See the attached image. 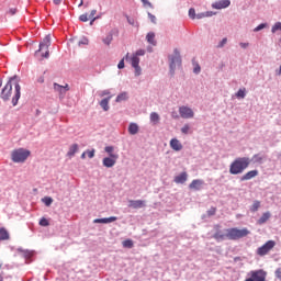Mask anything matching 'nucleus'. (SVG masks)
<instances>
[{"instance_id": "obj_24", "label": "nucleus", "mask_w": 281, "mask_h": 281, "mask_svg": "<svg viewBox=\"0 0 281 281\" xmlns=\"http://www.w3.org/2000/svg\"><path fill=\"white\" fill-rule=\"evenodd\" d=\"M214 14H216V13L213 12V11H206V12H203V13H198L195 15V19H207L210 16H214Z\"/></svg>"}, {"instance_id": "obj_47", "label": "nucleus", "mask_w": 281, "mask_h": 281, "mask_svg": "<svg viewBox=\"0 0 281 281\" xmlns=\"http://www.w3.org/2000/svg\"><path fill=\"white\" fill-rule=\"evenodd\" d=\"M274 276L278 280L281 281V267L276 270Z\"/></svg>"}, {"instance_id": "obj_21", "label": "nucleus", "mask_w": 281, "mask_h": 281, "mask_svg": "<svg viewBox=\"0 0 281 281\" xmlns=\"http://www.w3.org/2000/svg\"><path fill=\"white\" fill-rule=\"evenodd\" d=\"M111 95L101 100L100 102V106L103 109V111H109L110 106H109V102H111Z\"/></svg>"}, {"instance_id": "obj_48", "label": "nucleus", "mask_w": 281, "mask_h": 281, "mask_svg": "<svg viewBox=\"0 0 281 281\" xmlns=\"http://www.w3.org/2000/svg\"><path fill=\"white\" fill-rule=\"evenodd\" d=\"M225 45H227V38H226V37H224V38L220 42V44L217 45V47H225Z\"/></svg>"}, {"instance_id": "obj_6", "label": "nucleus", "mask_w": 281, "mask_h": 281, "mask_svg": "<svg viewBox=\"0 0 281 281\" xmlns=\"http://www.w3.org/2000/svg\"><path fill=\"white\" fill-rule=\"evenodd\" d=\"M169 60L170 74L175 75V69H177V65L178 67H181V55L178 49L173 50V56H169Z\"/></svg>"}, {"instance_id": "obj_49", "label": "nucleus", "mask_w": 281, "mask_h": 281, "mask_svg": "<svg viewBox=\"0 0 281 281\" xmlns=\"http://www.w3.org/2000/svg\"><path fill=\"white\" fill-rule=\"evenodd\" d=\"M216 214V207H211L210 211H207L209 216H214Z\"/></svg>"}, {"instance_id": "obj_50", "label": "nucleus", "mask_w": 281, "mask_h": 281, "mask_svg": "<svg viewBox=\"0 0 281 281\" xmlns=\"http://www.w3.org/2000/svg\"><path fill=\"white\" fill-rule=\"evenodd\" d=\"M16 12H18L16 8H13L8 11V14H10V16H14V14H16Z\"/></svg>"}, {"instance_id": "obj_45", "label": "nucleus", "mask_w": 281, "mask_h": 281, "mask_svg": "<svg viewBox=\"0 0 281 281\" xmlns=\"http://www.w3.org/2000/svg\"><path fill=\"white\" fill-rule=\"evenodd\" d=\"M148 19L151 21L155 25L157 24V16L153 15V13H148Z\"/></svg>"}, {"instance_id": "obj_3", "label": "nucleus", "mask_w": 281, "mask_h": 281, "mask_svg": "<svg viewBox=\"0 0 281 281\" xmlns=\"http://www.w3.org/2000/svg\"><path fill=\"white\" fill-rule=\"evenodd\" d=\"M251 166L249 157H237L229 166V175H243Z\"/></svg>"}, {"instance_id": "obj_46", "label": "nucleus", "mask_w": 281, "mask_h": 281, "mask_svg": "<svg viewBox=\"0 0 281 281\" xmlns=\"http://www.w3.org/2000/svg\"><path fill=\"white\" fill-rule=\"evenodd\" d=\"M146 54V50L144 49H138L136 50V53L134 54V56H136L137 58H139V56H144Z\"/></svg>"}, {"instance_id": "obj_53", "label": "nucleus", "mask_w": 281, "mask_h": 281, "mask_svg": "<svg viewBox=\"0 0 281 281\" xmlns=\"http://www.w3.org/2000/svg\"><path fill=\"white\" fill-rule=\"evenodd\" d=\"M239 46L243 48V49H247V47H249V43H239Z\"/></svg>"}, {"instance_id": "obj_57", "label": "nucleus", "mask_w": 281, "mask_h": 281, "mask_svg": "<svg viewBox=\"0 0 281 281\" xmlns=\"http://www.w3.org/2000/svg\"><path fill=\"white\" fill-rule=\"evenodd\" d=\"M92 20L90 21V25H93V23L95 22V20L98 19V18H91Z\"/></svg>"}, {"instance_id": "obj_10", "label": "nucleus", "mask_w": 281, "mask_h": 281, "mask_svg": "<svg viewBox=\"0 0 281 281\" xmlns=\"http://www.w3.org/2000/svg\"><path fill=\"white\" fill-rule=\"evenodd\" d=\"M180 116L183 117V120H191V117H194V111L188 106H180L179 108Z\"/></svg>"}, {"instance_id": "obj_15", "label": "nucleus", "mask_w": 281, "mask_h": 281, "mask_svg": "<svg viewBox=\"0 0 281 281\" xmlns=\"http://www.w3.org/2000/svg\"><path fill=\"white\" fill-rule=\"evenodd\" d=\"M170 148H172V150H176L177 153H179V150H183V145L181 144V142L177 138H172L170 140Z\"/></svg>"}, {"instance_id": "obj_27", "label": "nucleus", "mask_w": 281, "mask_h": 281, "mask_svg": "<svg viewBox=\"0 0 281 281\" xmlns=\"http://www.w3.org/2000/svg\"><path fill=\"white\" fill-rule=\"evenodd\" d=\"M252 161L254 164H262V161H265V156L256 154L252 156Z\"/></svg>"}, {"instance_id": "obj_38", "label": "nucleus", "mask_w": 281, "mask_h": 281, "mask_svg": "<svg viewBox=\"0 0 281 281\" xmlns=\"http://www.w3.org/2000/svg\"><path fill=\"white\" fill-rule=\"evenodd\" d=\"M123 247H127L128 249H132L133 247V240L127 239L123 241Z\"/></svg>"}, {"instance_id": "obj_29", "label": "nucleus", "mask_w": 281, "mask_h": 281, "mask_svg": "<svg viewBox=\"0 0 281 281\" xmlns=\"http://www.w3.org/2000/svg\"><path fill=\"white\" fill-rule=\"evenodd\" d=\"M103 43H104V45H111V43H113V33L108 34L103 38Z\"/></svg>"}, {"instance_id": "obj_19", "label": "nucleus", "mask_w": 281, "mask_h": 281, "mask_svg": "<svg viewBox=\"0 0 281 281\" xmlns=\"http://www.w3.org/2000/svg\"><path fill=\"white\" fill-rule=\"evenodd\" d=\"M269 218H271V213L270 212L263 213L261 217L257 221V225H265V223H267Z\"/></svg>"}, {"instance_id": "obj_22", "label": "nucleus", "mask_w": 281, "mask_h": 281, "mask_svg": "<svg viewBox=\"0 0 281 281\" xmlns=\"http://www.w3.org/2000/svg\"><path fill=\"white\" fill-rule=\"evenodd\" d=\"M128 133L130 135H137V133H139V126L135 123H131L128 126Z\"/></svg>"}, {"instance_id": "obj_11", "label": "nucleus", "mask_w": 281, "mask_h": 281, "mask_svg": "<svg viewBox=\"0 0 281 281\" xmlns=\"http://www.w3.org/2000/svg\"><path fill=\"white\" fill-rule=\"evenodd\" d=\"M128 207H132V210H142V207H146V201L145 200H130Z\"/></svg>"}, {"instance_id": "obj_5", "label": "nucleus", "mask_w": 281, "mask_h": 281, "mask_svg": "<svg viewBox=\"0 0 281 281\" xmlns=\"http://www.w3.org/2000/svg\"><path fill=\"white\" fill-rule=\"evenodd\" d=\"M245 281H267V271L262 269L251 270Z\"/></svg>"}, {"instance_id": "obj_8", "label": "nucleus", "mask_w": 281, "mask_h": 281, "mask_svg": "<svg viewBox=\"0 0 281 281\" xmlns=\"http://www.w3.org/2000/svg\"><path fill=\"white\" fill-rule=\"evenodd\" d=\"M276 247V241L274 240H268L266 244H263L261 247L257 249V256H267L271 249Z\"/></svg>"}, {"instance_id": "obj_1", "label": "nucleus", "mask_w": 281, "mask_h": 281, "mask_svg": "<svg viewBox=\"0 0 281 281\" xmlns=\"http://www.w3.org/2000/svg\"><path fill=\"white\" fill-rule=\"evenodd\" d=\"M19 82H21V79H19L18 76H13L9 78V81L3 87L0 93L1 100H3L4 102H8V100L12 98V87H14V95L12 98V104L13 106H16V104H19V100H21V85Z\"/></svg>"}, {"instance_id": "obj_16", "label": "nucleus", "mask_w": 281, "mask_h": 281, "mask_svg": "<svg viewBox=\"0 0 281 281\" xmlns=\"http://www.w3.org/2000/svg\"><path fill=\"white\" fill-rule=\"evenodd\" d=\"M54 90L57 91V93H60V95L67 93L69 91V85L60 86L58 83H54Z\"/></svg>"}, {"instance_id": "obj_33", "label": "nucleus", "mask_w": 281, "mask_h": 281, "mask_svg": "<svg viewBox=\"0 0 281 281\" xmlns=\"http://www.w3.org/2000/svg\"><path fill=\"white\" fill-rule=\"evenodd\" d=\"M245 95H247V90L244 88V89H239L236 93V98H241L244 99Z\"/></svg>"}, {"instance_id": "obj_2", "label": "nucleus", "mask_w": 281, "mask_h": 281, "mask_svg": "<svg viewBox=\"0 0 281 281\" xmlns=\"http://www.w3.org/2000/svg\"><path fill=\"white\" fill-rule=\"evenodd\" d=\"M250 234L251 233L247 228L240 229L237 227H233V228H226L225 233H223V231H217L213 235V238L217 241L226 240V238L228 240H240V238H245V237L249 236Z\"/></svg>"}, {"instance_id": "obj_13", "label": "nucleus", "mask_w": 281, "mask_h": 281, "mask_svg": "<svg viewBox=\"0 0 281 281\" xmlns=\"http://www.w3.org/2000/svg\"><path fill=\"white\" fill-rule=\"evenodd\" d=\"M258 170H250L247 171L244 176H241L240 181H251V179H256L258 177Z\"/></svg>"}, {"instance_id": "obj_32", "label": "nucleus", "mask_w": 281, "mask_h": 281, "mask_svg": "<svg viewBox=\"0 0 281 281\" xmlns=\"http://www.w3.org/2000/svg\"><path fill=\"white\" fill-rule=\"evenodd\" d=\"M131 60H132V67L139 66V57H137V55H133Z\"/></svg>"}, {"instance_id": "obj_56", "label": "nucleus", "mask_w": 281, "mask_h": 281, "mask_svg": "<svg viewBox=\"0 0 281 281\" xmlns=\"http://www.w3.org/2000/svg\"><path fill=\"white\" fill-rule=\"evenodd\" d=\"M81 159H87V151H83V153L81 154Z\"/></svg>"}, {"instance_id": "obj_4", "label": "nucleus", "mask_w": 281, "mask_h": 281, "mask_svg": "<svg viewBox=\"0 0 281 281\" xmlns=\"http://www.w3.org/2000/svg\"><path fill=\"white\" fill-rule=\"evenodd\" d=\"M30 155H32V153L29 149L19 148L11 153V159L14 164H24V161H27Z\"/></svg>"}, {"instance_id": "obj_14", "label": "nucleus", "mask_w": 281, "mask_h": 281, "mask_svg": "<svg viewBox=\"0 0 281 281\" xmlns=\"http://www.w3.org/2000/svg\"><path fill=\"white\" fill-rule=\"evenodd\" d=\"M205 182L203 181V180H201V179H195V180H192V182L189 184V188H190V190H196V191H199V190H201L202 188H203V184H204Z\"/></svg>"}, {"instance_id": "obj_61", "label": "nucleus", "mask_w": 281, "mask_h": 281, "mask_svg": "<svg viewBox=\"0 0 281 281\" xmlns=\"http://www.w3.org/2000/svg\"><path fill=\"white\" fill-rule=\"evenodd\" d=\"M3 85V81H1V79H0V87Z\"/></svg>"}, {"instance_id": "obj_17", "label": "nucleus", "mask_w": 281, "mask_h": 281, "mask_svg": "<svg viewBox=\"0 0 281 281\" xmlns=\"http://www.w3.org/2000/svg\"><path fill=\"white\" fill-rule=\"evenodd\" d=\"M115 221H117V217L111 216V217H104V218H95L93 220V223L108 224V223H115Z\"/></svg>"}, {"instance_id": "obj_64", "label": "nucleus", "mask_w": 281, "mask_h": 281, "mask_svg": "<svg viewBox=\"0 0 281 281\" xmlns=\"http://www.w3.org/2000/svg\"><path fill=\"white\" fill-rule=\"evenodd\" d=\"M172 117H178L177 114H172Z\"/></svg>"}, {"instance_id": "obj_39", "label": "nucleus", "mask_w": 281, "mask_h": 281, "mask_svg": "<svg viewBox=\"0 0 281 281\" xmlns=\"http://www.w3.org/2000/svg\"><path fill=\"white\" fill-rule=\"evenodd\" d=\"M86 155H88L89 159H93L95 157V149L87 150Z\"/></svg>"}, {"instance_id": "obj_58", "label": "nucleus", "mask_w": 281, "mask_h": 281, "mask_svg": "<svg viewBox=\"0 0 281 281\" xmlns=\"http://www.w3.org/2000/svg\"><path fill=\"white\" fill-rule=\"evenodd\" d=\"M127 21H128V23H130L131 25H134L133 21L130 20V18H127Z\"/></svg>"}, {"instance_id": "obj_28", "label": "nucleus", "mask_w": 281, "mask_h": 281, "mask_svg": "<svg viewBox=\"0 0 281 281\" xmlns=\"http://www.w3.org/2000/svg\"><path fill=\"white\" fill-rule=\"evenodd\" d=\"M149 117H150V122H153V124H159L160 117L157 112H153Z\"/></svg>"}, {"instance_id": "obj_18", "label": "nucleus", "mask_w": 281, "mask_h": 281, "mask_svg": "<svg viewBox=\"0 0 281 281\" xmlns=\"http://www.w3.org/2000/svg\"><path fill=\"white\" fill-rule=\"evenodd\" d=\"M188 181V172H181L175 177V183H186Z\"/></svg>"}, {"instance_id": "obj_34", "label": "nucleus", "mask_w": 281, "mask_h": 281, "mask_svg": "<svg viewBox=\"0 0 281 281\" xmlns=\"http://www.w3.org/2000/svg\"><path fill=\"white\" fill-rule=\"evenodd\" d=\"M40 225H41L42 227H49V221H47V218H45V217H42V218L40 220Z\"/></svg>"}, {"instance_id": "obj_62", "label": "nucleus", "mask_w": 281, "mask_h": 281, "mask_svg": "<svg viewBox=\"0 0 281 281\" xmlns=\"http://www.w3.org/2000/svg\"><path fill=\"white\" fill-rule=\"evenodd\" d=\"M172 117H178L177 114H172Z\"/></svg>"}, {"instance_id": "obj_7", "label": "nucleus", "mask_w": 281, "mask_h": 281, "mask_svg": "<svg viewBox=\"0 0 281 281\" xmlns=\"http://www.w3.org/2000/svg\"><path fill=\"white\" fill-rule=\"evenodd\" d=\"M49 45H52V38L49 35H46L43 42L40 43L38 49V52H44V54H42L43 58H49Z\"/></svg>"}, {"instance_id": "obj_25", "label": "nucleus", "mask_w": 281, "mask_h": 281, "mask_svg": "<svg viewBox=\"0 0 281 281\" xmlns=\"http://www.w3.org/2000/svg\"><path fill=\"white\" fill-rule=\"evenodd\" d=\"M78 153V144H72L67 153L68 157H74Z\"/></svg>"}, {"instance_id": "obj_63", "label": "nucleus", "mask_w": 281, "mask_h": 281, "mask_svg": "<svg viewBox=\"0 0 281 281\" xmlns=\"http://www.w3.org/2000/svg\"><path fill=\"white\" fill-rule=\"evenodd\" d=\"M172 117H178L177 114H172Z\"/></svg>"}, {"instance_id": "obj_20", "label": "nucleus", "mask_w": 281, "mask_h": 281, "mask_svg": "<svg viewBox=\"0 0 281 281\" xmlns=\"http://www.w3.org/2000/svg\"><path fill=\"white\" fill-rule=\"evenodd\" d=\"M3 240H10V233H8V229L0 228V243Z\"/></svg>"}, {"instance_id": "obj_26", "label": "nucleus", "mask_w": 281, "mask_h": 281, "mask_svg": "<svg viewBox=\"0 0 281 281\" xmlns=\"http://www.w3.org/2000/svg\"><path fill=\"white\" fill-rule=\"evenodd\" d=\"M126 100H128V92H122L116 97L115 102H126Z\"/></svg>"}, {"instance_id": "obj_42", "label": "nucleus", "mask_w": 281, "mask_h": 281, "mask_svg": "<svg viewBox=\"0 0 281 281\" xmlns=\"http://www.w3.org/2000/svg\"><path fill=\"white\" fill-rule=\"evenodd\" d=\"M189 16H190V19H196V11L191 8L189 10Z\"/></svg>"}, {"instance_id": "obj_44", "label": "nucleus", "mask_w": 281, "mask_h": 281, "mask_svg": "<svg viewBox=\"0 0 281 281\" xmlns=\"http://www.w3.org/2000/svg\"><path fill=\"white\" fill-rule=\"evenodd\" d=\"M133 68L135 69V76H142V67L133 66Z\"/></svg>"}, {"instance_id": "obj_52", "label": "nucleus", "mask_w": 281, "mask_h": 281, "mask_svg": "<svg viewBox=\"0 0 281 281\" xmlns=\"http://www.w3.org/2000/svg\"><path fill=\"white\" fill-rule=\"evenodd\" d=\"M95 14H98V10L93 9V10L90 12L89 19H95Z\"/></svg>"}, {"instance_id": "obj_12", "label": "nucleus", "mask_w": 281, "mask_h": 281, "mask_svg": "<svg viewBox=\"0 0 281 281\" xmlns=\"http://www.w3.org/2000/svg\"><path fill=\"white\" fill-rule=\"evenodd\" d=\"M232 5V1L229 0H218L212 4L214 10H223L225 8H229Z\"/></svg>"}, {"instance_id": "obj_40", "label": "nucleus", "mask_w": 281, "mask_h": 281, "mask_svg": "<svg viewBox=\"0 0 281 281\" xmlns=\"http://www.w3.org/2000/svg\"><path fill=\"white\" fill-rule=\"evenodd\" d=\"M265 27H267V24L261 23L254 29V32H260V30H265Z\"/></svg>"}, {"instance_id": "obj_31", "label": "nucleus", "mask_w": 281, "mask_h": 281, "mask_svg": "<svg viewBox=\"0 0 281 281\" xmlns=\"http://www.w3.org/2000/svg\"><path fill=\"white\" fill-rule=\"evenodd\" d=\"M258 210H260V201H255L250 207L251 212H258Z\"/></svg>"}, {"instance_id": "obj_35", "label": "nucleus", "mask_w": 281, "mask_h": 281, "mask_svg": "<svg viewBox=\"0 0 281 281\" xmlns=\"http://www.w3.org/2000/svg\"><path fill=\"white\" fill-rule=\"evenodd\" d=\"M104 150H105V153H108L109 157H111L112 155H117V154L113 153V150H114L113 146H106L104 148Z\"/></svg>"}, {"instance_id": "obj_23", "label": "nucleus", "mask_w": 281, "mask_h": 281, "mask_svg": "<svg viewBox=\"0 0 281 281\" xmlns=\"http://www.w3.org/2000/svg\"><path fill=\"white\" fill-rule=\"evenodd\" d=\"M146 41L147 43H149V45H157V41L155 40V33L153 32L147 33Z\"/></svg>"}, {"instance_id": "obj_54", "label": "nucleus", "mask_w": 281, "mask_h": 281, "mask_svg": "<svg viewBox=\"0 0 281 281\" xmlns=\"http://www.w3.org/2000/svg\"><path fill=\"white\" fill-rule=\"evenodd\" d=\"M110 94H111V91H109V90H103V91L101 92V97L110 95Z\"/></svg>"}, {"instance_id": "obj_41", "label": "nucleus", "mask_w": 281, "mask_h": 281, "mask_svg": "<svg viewBox=\"0 0 281 281\" xmlns=\"http://www.w3.org/2000/svg\"><path fill=\"white\" fill-rule=\"evenodd\" d=\"M181 133H183L184 135H188V133H190V125L186 124V125L181 128Z\"/></svg>"}, {"instance_id": "obj_30", "label": "nucleus", "mask_w": 281, "mask_h": 281, "mask_svg": "<svg viewBox=\"0 0 281 281\" xmlns=\"http://www.w3.org/2000/svg\"><path fill=\"white\" fill-rule=\"evenodd\" d=\"M44 205H46V207H49V205H52V203H54V199L49 198V196H45L42 199Z\"/></svg>"}, {"instance_id": "obj_43", "label": "nucleus", "mask_w": 281, "mask_h": 281, "mask_svg": "<svg viewBox=\"0 0 281 281\" xmlns=\"http://www.w3.org/2000/svg\"><path fill=\"white\" fill-rule=\"evenodd\" d=\"M193 66H194L193 71L195 74H201V66L196 63H193Z\"/></svg>"}, {"instance_id": "obj_51", "label": "nucleus", "mask_w": 281, "mask_h": 281, "mask_svg": "<svg viewBox=\"0 0 281 281\" xmlns=\"http://www.w3.org/2000/svg\"><path fill=\"white\" fill-rule=\"evenodd\" d=\"M144 5H147V8H153V3L148 0H140Z\"/></svg>"}, {"instance_id": "obj_37", "label": "nucleus", "mask_w": 281, "mask_h": 281, "mask_svg": "<svg viewBox=\"0 0 281 281\" xmlns=\"http://www.w3.org/2000/svg\"><path fill=\"white\" fill-rule=\"evenodd\" d=\"M89 14L83 13L79 16V21H81L82 23H87V21H89Z\"/></svg>"}, {"instance_id": "obj_9", "label": "nucleus", "mask_w": 281, "mask_h": 281, "mask_svg": "<svg viewBox=\"0 0 281 281\" xmlns=\"http://www.w3.org/2000/svg\"><path fill=\"white\" fill-rule=\"evenodd\" d=\"M117 159H120V155L112 154L110 157L103 158V166L105 168H113L117 164Z\"/></svg>"}, {"instance_id": "obj_55", "label": "nucleus", "mask_w": 281, "mask_h": 281, "mask_svg": "<svg viewBox=\"0 0 281 281\" xmlns=\"http://www.w3.org/2000/svg\"><path fill=\"white\" fill-rule=\"evenodd\" d=\"M79 45H89V40L80 41Z\"/></svg>"}, {"instance_id": "obj_59", "label": "nucleus", "mask_w": 281, "mask_h": 281, "mask_svg": "<svg viewBox=\"0 0 281 281\" xmlns=\"http://www.w3.org/2000/svg\"><path fill=\"white\" fill-rule=\"evenodd\" d=\"M0 281H3V276L0 274Z\"/></svg>"}, {"instance_id": "obj_60", "label": "nucleus", "mask_w": 281, "mask_h": 281, "mask_svg": "<svg viewBox=\"0 0 281 281\" xmlns=\"http://www.w3.org/2000/svg\"><path fill=\"white\" fill-rule=\"evenodd\" d=\"M280 74H281V65H280V69H279V76H280Z\"/></svg>"}, {"instance_id": "obj_36", "label": "nucleus", "mask_w": 281, "mask_h": 281, "mask_svg": "<svg viewBox=\"0 0 281 281\" xmlns=\"http://www.w3.org/2000/svg\"><path fill=\"white\" fill-rule=\"evenodd\" d=\"M124 60H128V53L125 55V58L120 60L117 65L119 69H124Z\"/></svg>"}]
</instances>
